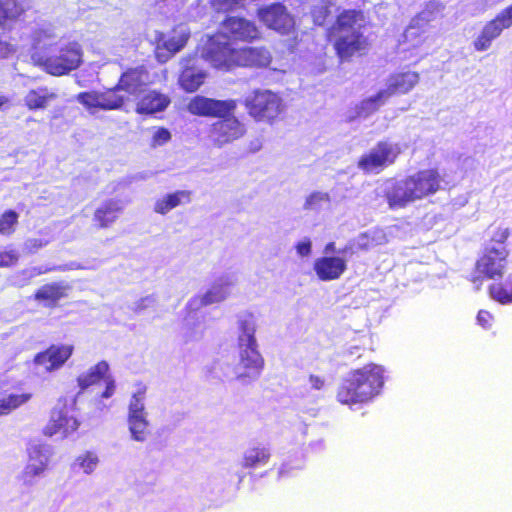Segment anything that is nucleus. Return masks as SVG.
<instances>
[{
    "label": "nucleus",
    "mask_w": 512,
    "mask_h": 512,
    "mask_svg": "<svg viewBox=\"0 0 512 512\" xmlns=\"http://www.w3.org/2000/svg\"><path fill=\"white\" fill-rule=\"evenodd\" d=\"M239 336H238V365L244 372L237 374V379H255L257 378L263 368L264 359L258 351L257 340L255 338L254 324L249 320L239 321Z\"/></svg>",
    "instance_id": "obj_5"
},
{
    "label": "nucleus",
    "mask_w": 512,
    "mask_h": 512,
    "mask_svg": "<svg viewBox=\"0 0 512 512\" xmlns=\"http://www.w3.org/2000/svg\"><path fill=\"white\" fill-rule=\"evenodd\" d=\"M16 51V48L13 44L3 41L0 38V59H6L12 56Z\"/></svg>",
    "instance_id": "obj_50"
},
{
    "label": "nucleus",
    "mask_w": 512,
    "mask_h": 512,
    "mask_svg": "<svg viewBox=\"0 0 512 512\" xmlns=\"http://www.w3.org/2000/svg\"><path fill=\"white\" fill-rule=\"evenodd\" d=\"M79 421L68 415V412L63 408H54L51 411V416L43 428V434L47 437H51L55 434H62L63 437L74 433L79 428Z\"/></svg>",
    "instance_id": "obj_19"
},
{
    "label": "nucleus",
    "mask_w": 512,
    "mask_h": 512,
    "mask_svg": "<svg viewBox=\"0 0 512 512\" xmlns=\"http://www.w3.org/2000/svg\"><path fill=\"white\" fill-rule=\"evenodd\" d=\"M389 98L383 90L378 91L374 96L365 98L358 106L357 113L359 116L368 117L379 110Z\"/></svg>",
    "instance_id": "obj_33"
},
{
    "label": "nucleus",
    "mask_w": 512,
    "mask_h": 512,
    "mask_svg": "<svg viewBox=\"0 0 512 512\" xmlns=\"http://www.w3.org/2000/svg\"><path fill=\"white\" fill-rule=\"evenodd\" d=\"M502 31L492 20L486 22L478 36L473 41L476 51L482 52L492 46V42L501 35Z\"/></svg>",
    "instance_id": "obj_30"
},
{
    "label": "nucleus",
    "mask_w": 512,
    "mask_h": 512,
    "mask_svg": "<svg viewBox=\"0 0 512 512\" xmlns=\"http://www.w3.org/2000/svg\"><path fill=\"white\" fill-rule=\"evenodd\" d=\"M271 453L266 447H252L248 449L242 459V466L247 469L256 468L268 463Z\"/></svg>",
    "instance_id": "obj_31"
},
{
    "label": "nucleus",
    "mask_w": 512,
    "mask_h": 512,
    "mask_svg": "<svg viewBox=\"0 0 512 512\" xmlns=\"http://www.w3.org/2000/svg\"><path fill=\"white\" fill-rule=\"evenodd\" d=\"M401 153L402 150L398 143L380 140L370 151L358 159L357 167L366 174H378L392 166Z\"/></svg>",
    "instance_id": "obj_8"
},
{
    "label": "nucleus",
    "mask_w": 512,
    "mask_h": 512,
    "mask_svg": "<svg viewBox=\"0 0 512 512\" xmlns=\"http://www.w3.org/2000/svg\"><path fill=\"white\" fill-rule=\"evenodd\" d=\"M309 382L311 387L316 390L322 389L325 385V380L322 377L313 374L309 376Z\"/></svg>",
    "instance_id": "obj_54"
},
{
    "label": "nucleus",
    "mask_w": 512,
    "mask_h": 512,
    "mask_svg": "<svg viewBox=\"0 0 512 512\" xmlns=\"http://www.w3.org/2000/svg\"><path fill=\"white\" fill-rule=\"evenodd\" d=\"M34 64L52 76H63L80 67L83 51L77 41H55L36 48L31 56Z\"/></svg>",
    "instance_id": "obj_4"
},
{
    "label": "nucleus",
    "mask_w": 512,
    "mask_h": 512,
    "mask_svg": "<svg viewBox=\"0 0 512 512\" xmlns=\"http://www.w3.org/2000/svg\"><path fill=\"white\" fill-rule=\"evenodd\" d=\"M243 105L254 121L274 124L283 112L282 98L268 89H255L244 99Z\"/></svg>",
    "instance_id": "obj_6"
},
{
    "label": "nucleus",
    "mask_w": 512,
    "mask_h": 512,
    "mask_svg": "<svg viewBox=\"0 0 512 512\" xmlns=\"http://www.w3.org/2000/svg\"><path fill=\"white\" fill-rule=\"evenodd\" d=\"M412 29H414V27H413V26H410V27L408 28V30H407V32H406V35H405L406 37H408V35L411 33V30H412Z\"/></svg>",
    "instance_id": "obj_57"
},
{
    "label": "nucleus",
    "mask_w": 512,
    "mask_h": 512,
    "mask_svg": "<svg viewBox=\"0 0 512 512\" xmlns=\"http://www.w3.org/2000/svg\"><path fill=\"white\" fill-rule=\"evenodd\" d=\"M124 210V205L119 199H107L103 201L93 213V223L98 229L111 227Z\"/></svg>",
    "instance_id": "obj_22"
},
{
    "label": "nucleus",
    "mask_w": 512,
    "mask_h": 512,
    "mask_svg": "<svg viewBox=\"0 0 512 512\" xmlns=\"http://www.w3.org/2000/svg\"><path fill=\"white\" fill-rule=\"evenodd\" d=\"M32 398L31 393L10 394L0 400V416L9 414L12 410L25 404Z\"/></svg>",
    "instance_id": "obj_35"
},
{
    "label": "nucleus",
    "mask_w": 512,
    "mask_h": 512,
    "mask_svg": "<svg viewBox=\"0 0 512 512\" xmlns=\"http://www.w3.org/2000/svg\"><path fill=\"white\" fill-rule=\"evenodd\" d=\"M206 58L211 64L226 71L236 68L265 69L273 60L269 47L242 46L232 47L228 43L212 42L207 51Z\"/></svg>",
    "instance_id": "obj_2"
},
{
    "label": "nucleus",
    "mask_w": 512,
    "mask_h": 512,
    "mask_svg": "<svg viewBox=\"0 0 512 512\" xmlns=\"http://www.w3.org/2000/svg\"><path fill=\"white\" fill-rule=\"evenodd\" d=\"M317 277L322 281H332L341 277L346 271V260L337 256L317 258L313 264Z\"/></svg>",
    "instance_id": "obj_23"
},
{
    "label": "nucleus",
    "mask_w": 512,
    "mask_h": 512,
    "mask_svg": "<svg viewBox=\"0 0 512 512\" xmlns=\"http://www.w3.org/2000/svg\"><path fill=\"white\" fill-rule=\"evenodd\" d=\"M323 199H324V195L323 194L318 193V192H314L309 197H307V199L305 201V204H304V207L306 209H310V208L313 207V205L316 202L322 201Z\"/></svg>",
    "instance_id": "obj_53"
},
{
    "label": "nucleus",
    "mask_w": 512,
    "mask_h": 512,
    "mask_svg": "<svg viewBox=\"0 0 512 512\" xmlns=\"http://www.w3.org/2000/svg\"><path fill=\"white\" fill-rule=\"evenodd\" d=\"M187 111L198 117L218 118L234 114L237 101L234 99L218 100L203 95H196L187 104Z\"/></svg>",
    "instance_id": "obj_10"
},
{
    "label": "nucleus",
    "mask_w": 512,
    "mask_h": 512,
    "mask_svg": "<svg viewBox=\"0 0 512 512\" xmlns=\"http://www.w3.org/2000/svg\"><path fill=\"white\" fill-rule=\"evenodd\" d=\"M105 381V389L101 393L102 398H110L115 392V381L111 376H108L104 379Z\"/></svg>",
    "instance_id": "obj_51"
},
{
    "label": "nucleus",
    "mask_w": 512,
    "mask_h": 512,
    "mask_svg": "<svg viewBox=\"0 0 512 512\" xmlns=\"http://www.w3.org/2000/svg\"><path fill=\"white\" fill-rule=\"evenodd\" d=\"M414 200L434 195L441 189L443 176L437 168H428L407 176Z\"/></svg>",
    "instance_id": "obj_14"
},
{
    "label": "nucleus",
    "mask_w": 512,
    "mask_h": 512,
    "mask_svg": "<svg viewBox=\"0 0 512 512\" xmlns=\"http://www.w3.org/2000/svg\"><path fill=\"white\" fill-rule=\"evenodd\" d=\"M501 31L512 26V4L501 10L493 19H491Z\"/></svg>",
    "instance_id": "obj_41"
},
{
    "label": "nucleus",
    "mask_w": 512,
    "mask_h": 512,
    "mask_svg": "<svg viewBox=\"0 0 512 512\" xmlns=\"http://www.w3.org/2000/svg\"><path fill=\"white\" fill-rule=\"evenodd\" d=\"M420 75L416 71L397 72L390 75L387 87L383 89L388 98L395 94H406L419 82Z\"/></svg>",
    "instance_id": "obj_24"
},
{
    "label": "nucleus",
    "mask_w": 512,
    "mask_h": 512,
    "mask_svg": "<svg viewBox=\"0 0 512 512\" xmlns=\"http://www.w3.org/2000/svg\"><path fill=\"white\" fill-rule=\"evenodd\" d=\"M509 250L505 246H485L477 259L470 281L481 283L486 279H501L504 276Z\"/></svg>",
    "instance_id": "obj_7"
},
{
    "label": "nucleus",
    "mask_w": 512,
    "mask_h": 512,
    "mask_svg": "<svg viewBox=\"0 0 512 512\" xmlns=\"http://www.w3.org/2000/svg\"><path fill=\"white\" fill-rule=\"evenodd\" d=\"M57 98V94L51 92L46 87L31 89L24 97V105L28 110H44L52 100Z\"/></svg>",
    "instance_id": "obj_29"
},
{
    "label": "nucleus",
    "mask_w": 512,
    "mask_h": 512,
    "mask_svg": "<svg viewBox=\"0 0 512 512\" xmlns=\"http://www.w3.org/2000/svg\"><path fill=\"white\" fill-rule=\"evenodd\" d=\"M196 61V54L184 56L180 61L181 72L178 84L187 93L197 91L204 83L206 77V74L197 68Z\"/></svg>",
    "instance_id": "obj_17"
},
{
    "label": "nucleus",
    "mask_w": 512,
    "mask_h": 512,
    "mask_svg": "<svg viewBox=\"0 0 512 512\" xmlns=\"http://www.w3.org/2000/svg\"><path fill=\"white\" fill-rule=\"evenodd\" d=\"M245 133L244 124L234 114H231L218 117V120L210 125L209 138L215 147L221 148L240 139Z\"/></svg>",
    "instance_id": "obj_13"
},
{
    "label": "nucleus",
    "mask_w": 512,
    "mask_h": 512,
    "mask_svg": "<svg viewBox=\"0 0 512 512\" xmlns=\"http://www.w3.org/2000/svg\"><path fill=\"white\" fill-rule=\"evenodd\" d=\"M491 234L486 246L506 247V242L511 235V230L502 225L491 226Z\"/></svg>",
    "instance_id": "obj_38"
},
{
    "label": "nucleus",
    "mask_w": 512,
    "mask_h": 512,
    "mask_svg": "<svg viewBox=\"0 0 512 512\" xmlns=\"http://www.w3.org/2000/svg\"><path fill=\"white\" fill-rule=\"evenodd\" d=\"M191 201V192L187 190H177L158 199L154 204V211L157 214L165 215L172 209L181 204H187Z\"/></svg>",
    "instance_id": "obj_27"
},
{
    "label": "nucleus",
    "mask_w": 512,
    "mask_h": 512,
    "mask_svg": "<svg viewBox=\"0 0 512 512\" xmlns=\"http://www.w3.org/2000/svg\"><path fill=\"white\" fill-rule=\"evenodd\" d=\"M219 34L230 46L238 43L251 44L263 38L259 26L243 16H226L220 24Z\"/></svg>",
    "instance_id": "obj_9"
},
{
    "label": "nucleus",
    "mask_w": 512,
    "mask_h": 512,
    "mask_svg": "<svg viewBox=\"0 0 512 512\" xmlns=\"http://www.w3.org/2000/svg\"><path fill=\"white\" fill-rule=\"evenodd\" d=\"M170 98L156 90L139 97L136 112L139 114H154L165 110L170 104Z\"/></svg>",
    "instance_id": "obj_26"
},
{
    "label": "nucleus",
    "mask_w": 512,
    "mask_h": 512,
    "mask_svg": "<svg viewBox=\"0 0 512 512\" xmlns=\"http://www.w3.org/2000/svg\"><path fill=\"white\" fill-rule=\"evenodd\" d=\"M76 99L86 109L92 110H117L124 106L127 97L118 93L115 86L103 91H84L80 92Z\"/></svg>",
    "instance_id": "obj_12"
},
{
    "label": "nucleus",
    "mask_w": 512,
    "mask_h": 512,
    "mask_svg": "<svg viewBox=\"0 0 512 512\" xmlns=\"http://www.w3.org/2000/svg\"><path fill=\"white\" fill-rule=\"evenodd\" d=\"M443 6L435 1H430L425 8L417 14L416 18L421 21L429 22L435 18V14L442 10Z\"/></svg>",
    "instance_id": "obj_42"
},
{
    "label": "nucleus",
    "mask_w": 512,
    "mask_h": 512,
    "mask_svg": "<svg viewBox=\"0 0 512 512\" xmlns=\"http://www.w3.org/2000/svg\"><path fill=\"white\" fill-rule=\"evenodd\" d=\"M31 9L32 0H0V29L10 28Z\"/></svg>",
    "instance_id": "obj_21"
},
{
    "label": "nucleus",
    "mask_w": 512,
    "mask_h": 512,
    "mask_svg": "<svg viewBox=\"0 0 512 512\" xmlns=\"http://www.w3.org/2000/svg\"><path fill=\"white\" fill-rule=\"evenodd\" d=\"M34 453H36L39 457L37 462L30 461L22 474L25 483H30L32 479L36 476L42 474L48 466V457L40 452L38 449H34ZM32 455L30 454V460H32Z\"/></svg>",
    "instance_id": "obj_34"
},
{
    "label": "nucleus",
    "mask_w": 512,
    "mask_h": 512,
    "mask_svg": "<svg viewBox=\"0 0 512 512\" xmlns=\"http://www.w3.org/2000/svg\"><path fill=\"white\" fill-rule=\"evenodd\" d=\"M108 371L109 365L106 361L102 360L97 362L94 366L77 377L76 380L80 390L84 391L90 386L100 383L107 377Z\"/></svg>",
    "instance_id": "obj_28"
},
{
    "label": "nucleus",
    "mask_w": 512,
    "mask_h": 512,
    "mask_svg": "<svg viewBox=\"0 0 512 512\" xmlns=\"http://www.w3.org/2000/svg\"><path fill=\"white\" fill-rule=\"evenodd\" d=\"M148 79L149 72L144 65L130 67L121 73L115 88L118 93L125 95L128 101L131 97L139 98L144 93Z\"/></svg>",
    "instance_id": "obj_15"
},
{
    "label": "nucleus",
    "mask_w": 512,
    "mask_h": 512,
    "mask_svg": "<svg viewBox=\"0 0 512 512\" xmlns=\"http://www.w3.org/2000/svg\"><path fill=\"white\" fill-rule=\"evenodd\" d=\"M256 16L268 29L281 35H289L295 30L294 17L281 3H272L259 7L256 11Z\"/></svg>",
    "instance_id": "obj_11"
},
{
    "label": "nucleus",
    "mask_w": 512,
    "mask_h": 512,
    "mask_svg": "<svg viewBox=\"0 0 512 512\" xmlns=\"http://www.w3.org/2000/svg\"><path fill=\"white\" fill-rule=\"evenodd\" d=\"M296 250L300 256H308L311 253V242L309 240L299 242Z\"/></svg>",
    "instance_id": "obj_52"
},
{
    "label": "nucleus",
    "mask_w": 512,
    "mask_h": 512,
    "mask_svg": "<svg viewBox=\"0 0 512 512\" xmlns=\"http://www.w3.org/2000/svg\"><path fill=\"white\" fill-rule=\"evenodd\" d=\"M128 422L132 438L140 442L146 440L149 434V430L148 422L145 419V416H129Z\"/></svg>",
    "instance_id": "obj_37"
},
{
    "label": "nucleus",
    "mask_w": 512,
    "mask_h": 512,
    "mask_svg": "<svg viewBox=\"0 0 512 512\" xmlns=\"http://www.w3.org/2000/svg\"><path fill=\"white\" fill-rule=\"evenodd\" d=\"M74 346L72 344H51L47 349L37 353L34 363L42 366L47 372L60 369L72 356Z\"/></svg>",
    "instance_id": "obj_16"
},
{
    "label": "nucleus",
    "mask_w": 512,
    "mask_h": 512,
    "mask_svg": "<svg viewBox=\"0 0 512 512\" xmlns=\"http://www.w3.org/2000/svg\"><path fill=\"white\" fill-rule=\"evenodd\" d=\"M226 296L227 292L222 288V286L213 287L201 296L200 304L202 306H207L213 303L221 302L226 298Z\"/></svg>",
    "instance_id": "obj_40"
},
{
    "label": "nucleus",
    "mask_w": 512,
    "mask_h": 512,
    "mask_svg": "<svg viewBox=\"0 0 512 512\" xmlns=\"http://www.w3.org/2000/svg\"><path fill=\"white\" fill-rule=\"evenodd\" d=\"M98 461V457L91 452H86L77 458L79 466L84 470L85 473H91L94 471Z\"/></svg>",
    "instance_id": "obj_43"
},
{
    "label": "nucleus",
    "mask_w": 512,
    "mask_h": 512,
    "mask_svg": "<svg viewBox=\"0 0 512 512\" xmlns=\"http://www.w3.org/2000/svg\"><path fill=\"white\" fill-rule=\"evenodd\" d=\"M144 415V406L141 399L135 394L129 405V416H142Z\"/></svg>",
    "instance_id": "obj_47"
},
{
    "label": "nucleus",
    "mask_w": 512,
    "mask_h": 512,
    "mask_svg": "<svg viewBox=\"0 0 512 512\" xmlns=\"http://www.w3.org/2000/svg\"><path fill=\"white\" fill-rule=\"evenodd\" d=\"M488 293L494 301L502 305L512 303V278L509 277L502 283L491 284Z\"/></svg>",
    "instance_id": "obj_32"
},
{
    "label": "nucleus",
    "mask_w": 512,
    "mask_h": 512,
    "mask_svg": "<svg viewBox=\"0 0 512 512\" xmlns=\"http://www.w3.org/2000/svg\"><path fill=\"white\" fill-rule=\"evenodd\" d=\"M9 103V99L6 96H0V109Z\"/></svg>",
    "instance_id": "obj_56"
},
{
    "label": "nucleus",
    "mask_w": 512,
    "mask_h": 512,
    "mask_svg": "<svg viewBox=\"0 0 512 512\" xmlns=\"http://www.w3.org/2000/svg\"><path fill=\"white\" fill-rule=\"evenodd\" d=\"M384 197L391 210L403 209L415 202L407 177L392 181L386 187Z\"/></svg>",
    "instance_id": "obj_20"
},
{
    "label": "nucleus",
    "mask_w": 512,
    "mask_h": 512,
    "mask_svg": "<svg viewBox=\"0 0 512 512\" xmlns=\"http://www.w3.org/2000/svg\"><path fill=\"white\" fill-rule=\"evenodd\" d=\"M334 2L332 0H321L311 9L313 23L322 26L331 16Z\"/></svg>",
    "instance_id": "obj_36"
},
{
    "label": "nucleus",
    "mask_w": 512,
    "mask_h": 512,
    "mask_svg": "<svg viewBox=\"0 0 512 512\" xmlns=\"http://www.w3.org/2000/svg\"><path fill=\"white\" fill-rule=\"evenodd\" d=\"M171 139V133L167 128L159 127L153 134L152 145L161 146Z\"/></svg>",
    "instance_id": "obj_45"
},
{
    "label": "nucleus",
    "mask_w": 512,
    "mask_h": 512,
    "mask_svg": "<svg viewBox=\"0 0 512 512\" xmlns=\"http://www.w3.org/2000/svg\"><path fill=\"white\" fill-rule=\"evenodd\" d=\"M49 243V240L42 238H30L25 243V249L28 253L33 254L39 249L45 247Z\"/></svg>",
    "instance_id": "obj_46"
},
{
    "label": "nucleus",
    "mask_w": 512,
    "mask_h": 512,
    "mask_svg": "<svg viewBox=\"0 0 512 512\" xmlns=\"http://www.w3.org/2000/svg\"><path fill=\"white\" fill-rule=\"evenodd\" d=\"M68 286L53 282L42 285L38 288L33 298L47 308H56L59 301L67 297Z\"/></svg>",
    "instance_id": "obj_25"
},
{
    "label": "nucleus",
    "mask_w": 512,
    "mask_h": 512,
    "mask_svg": "<svg viewBox=\"0 0 512 512\" xmlns=\"http://www.w3.org/2000/svg\"><path fill=\"white\" fill-rule=\"evenodd\" d=\"M476 319L480 326H482L485 329H488L491 327L493 315L487 310H480L477 314Z\"/></svg>",
    "instance_id": "obj_49"
},
{
    "label": "nucleus",
    "mask_w": 512,
    "mask_h": 512,
    "mask_svg": "<svg viewBox=\"0 0 512 512\" xmlns=\"http://www.w3.org/2000/svg\"><path fill=\"white\" fill-rule=\"evenodd\" d=\"M383 385V367L368 363L349 372L337 388L336 399L348 406L366 403L380 393Z\"/></svg>",
    "instance_id": "obj_3"
},
{
    "label": "nucleus",
    "mask_w": 512,
    "mask_h": 512,
    "mask_svg": "<svg viewBox=\"0 0 512 512\" xmlns=\"http://www.w3.org/2000/svg\"><path fill=\"white\" fill-rule=\"evenodd\" d=\"M365 13L361 9H343L326 30V40L331 43L339 63H349L354 58L368 55L371 41L363 32Z\"/></svg>",
    "instance_id": "obj_1"
},
{
    "label": "nucleus",
    "mask_w": 512,
    "mask_h": 512,
    "mask_svg": "<svg viewBox=\"0 0 512 512\" xmlns=\"http://www.w3.org/2000/svg\"><path fill=\"white\" fill-rule=\"evenodd\" d=\"M48 271H49V269L42 270L41 268H33L31 273H30V277H33V276H36V275H41V274L46 273Z\"/></svg>",
    "instance_id": "obj_55"
},
{
    "label": "nucleus",
    "mask_w": 512,
    "mask_h": 512,
    "mask_svg": "<svg viewBox=\"0 0 512 512\" xmlns=\"http://www.w3.org/2000/svg\"><path fill=\"white\" fill-rule=\"evenodd\" d=\"M19 253L15 249L0 251V268H10L19 261Z\"/></svg>",
    "instance_id": "obj_44"
},
{
    "label": "nucleus",
    "mask_w": 512,
    "mask_h": 512,
    "mask_svg": "<svg viewBox=\"0 0 512 512\" xmlns=\"http://www.w3.org/2000/svg\"><path fill=\"white\" fill-rule=\"evenodd\" d=\"M189 39L188 33H180L178 35L166 38L163 32H159L155 36L154 56L159 63H166L176 53L181 51L187 44Z\"/></svg>",
    "instance_id": "obj_18"
},
{
    "label": "nucleus",
    "mask_w": 512,
    "mask_h": 512,
    "mask_svg": "<svg viewBox=\"0 0 512 512\" xmlns=\"http://www.w3.org/2000/svg\"><path fill=\"white\" fill-rule=\"evenodd\" d=\"M244 0H217L218 6L225 12L234 11L243 6Z\"/></svg>",
    "instance_id": "obj_48"
},
{
    "label": "nucleus",
    "mask_w": 512,
    "mask_h": 512,
    "mask_svg": "<svg viewBox=\"0 0 512 512\" xmlns=\"http://www.w3.org/2000/svg\"><path fill=\"white\" fill-rule=\"evenodd\" d=\"M19 215L14 210H7L0 215V234L11 235L15 231Z\"/></svg>",
    "instance_id": "obj_39"
}]
</instances>
